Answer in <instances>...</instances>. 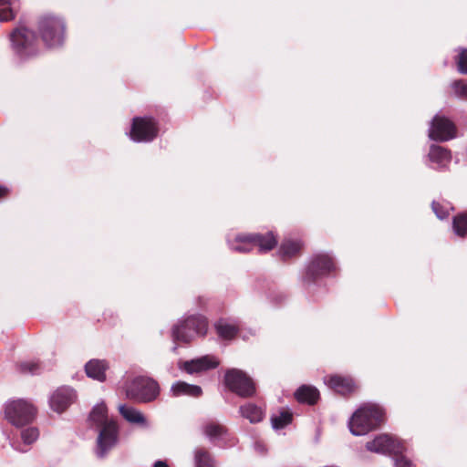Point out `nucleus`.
<instances>
[{
	"label": "nucleus",
	"mask_w": 467,
	"mask_h": 467,
	"mask_svg": "<svg viewBox=\"0 0 467 467\" xmlns=\"http://www.w3.org/2000/svg\"><path fill=\"white\" fill-rule=\"evenodd\" d=\"M89 420L100 428L96 454L99 458H104L118 442L117 422L109 419L107 407L103 402L93 408L89 414Z\"/></svg>",
	"instance_id": "1"
},
{
	"label": "nucleus",
	"mask_w": 467,
	"mask_h": 467,
	"mask_svg": "<svg viewBox=\"0 0 467 467\" xmlns=\"http://www.w3.org/2000/svg\"><path fill=\"white\" fill-rule=\"evenodd\" d=\"M385 419L384 410L377 404L368 403L360 407L348 422L351 433L355 436L365 435L378 428Z\"/></svg>",
	"instance_id": "2"
},
{
	"label": "nucleus",
	"mask_w": 467,
	"mask_h": 467,
	"mask_svg": "<svg viewBox=\"0 0 467 467\" xmlns=\"http://www.w3.org/2000/svg\"><path fill=\"white\" fill-rule=\"evenodd\" d=\"M208 327L207 319L202 315L189 316L181 319L172 327L171 337L174 341L189 343L197 337L206 334Z\"/></svg>",
	"instance_id": "3"
},
{
	"label": "nucleus",
	"mask_w": 467,
	"mask_h": 467,
	"mask_svg": "<svg viewBox=\"0 0 467 467\" xmlns=\"http://www.w3.org/2000/svg\"><path fill=\"white\" fill-rule=\"evenodd\" d=\"M276 244V238L272 232L265 234H238L234 240H228L229 247L238 253H247L254 247H258L259 252L265 253L272 250Z\"/></svg>",
	"instance_id": "4"
},
{
	"label": "nucleus",
	"mask_w": 467,
	"mask_h": 467,
	"mask_svg": "<svg viewBox=\"0 0 467 467\" xmlns=\"http://www.w3.org/2000/svg\"><path fill=\"white\" fill-rule=\"evenodd\" d=\"M125 392L128 399L147 403L157 399L160 394V387L154 379L140 376L127 384Z\"/></svg>",
	"instance_id": "5"
},
{
	"label": "nucleus",
	"mask_w": 467,
	"mask_h": 467,
	"mask_svg": "<svg viewBox=\"0 0 467 467\" xmlns=\"http://www.w3.org/2000/svg\"><path fill=\"white\" fill-rule=\"evenodd\" d=\"M38 31L45 45L49 47H60L65 37V24L54 16H44L39 19Z\"/></svg>",
	"instance_id": "6"
},
{
	"label": "nucleus",
	"mask_w": 467,
	"mask_h": 467,
	"mask_svg": "<svg viewBox=\"0 0 467 467\" xmlns=\"http://www.w3.org/2000/svg\"><path fill=\"white\" fill-rule=\"evenodd\" d=\"M15 53L22 59L36 56L38 49L37 38L34 31L26 26L16 28L10 36Z\"/></svg>",
	"instance_id": "7"
},
{
	"label": "nucleus",
	"mask_w": 467,
	"mask_h": 467,
	"mask_svg": "<svg viewBox=\"0 0 467 467\" xmlns=\"http://www.w3.org/2000/svg\"><path fill=\"white\" fill-rule=\"evenodd\" d=\"M35 415L34 406L26 400H12L5 404V417L12 425L17 428L30 423Z\"/></svg>",
	"instance_id": "8"
},
{
	"label": "nucleus",
	"mask_w": 467,
	"mask_h": 467,
	"mask_svg": "<svg viewBox=\"0 0 467 467\" xmlns=\"http://www.w3.org/2000/svg\"><path fill=\"white\" fill-rule=\"evenodd\" d=\"M224 383L232 392L242 398H249L255 393V385L253 379L237 368H232L225 373Z\"/></svg>",
	"instance_id": "9"
},
{
	"label": "nucleus",
	"mask_w": 467,
	"mask_h": 467,
	"mask_svg": "<svg viewBox=\"0 0 467 467\" xmlns=\"http://www.w3.org/2000/svg\"><path fill=\"white\" fill-rule=\"evenodd\" d=\"M158 134L156 121L149 117H136L132 119L130 137L136 142H149L154 140Z\"/></svg>",
	"instance_id": "10"
},
{
	"label": "nucleus",
	"mask_w": 467,
	"mask_h": 467,
	"mask_svg": "<svg viewBox=\"0 0 467 467\" xmlns=\"http://www.w3.org/2000/svg\"><path fill=\"white\" fill-rule=\"evenodd\" d=\"M368 451L380 454H401L406 448L403 442L388 434H380L366 443Z\"/></svg>",
	"instance_id": "11"
},
{
	"label": "nucleus",
	"mask_w": 467,
	"mask_h": 467,
	"mask_svg": "<svg viewBox=\"0 0 467 467\" xmlns=\"http://www.w3.org/2000/svg\"><path fill=\"white\" fill-rule=\"evenodd\" d=\"M456 137V127L444 116L436 115L430 123L429 138L432 140L447 141Z\"/></svg>",
	"instance_id": "12"
},
{
	"label": "nucleus",
	"mask_w": 467,
	"mask_h": 467,
	"mask_svg": "<svg viewBox=\"0 0 467 467\" xmlns=\"http://www.w3.org/2000/svg\"><path fill=\"white\" fill-rule=\"evenodd\" d=\"M335 268V263L328 254H317L307 266L306 276L307 278L314 280L317 277L329 274L334 271Z\"/></svg>",
	"instance_id": "13"
},
{
	"label": "nucleus",
	"mask_w": 467,
	"mask_h": 467,
	"mask_svg": "<svg viewBox=\"0 0 467 467\" xmlns=\"http://www.w3.org/2000/svg\"><path fill=\"white\" fill-rule=\"evenodd\" d=\"M202 431L203 435L215 445L224 446L230 441L227 428L219 422H206L202 425Z\"/></svg>",
	"instance_id": "14"
},
{
	"label": "nucleus",
	"mask_w": 467,
	"mask_h": 467,
	"mask_svg": "<svg viewBox=\"0 0 467 467\" xmlns=\"http://www.w3.org/2000/svg\"><path fill=\"white\" fill-rule=\"evenodd\" d=\"M75 390L69 387L58 388L50 397L49 404L53 410L61 413L75 400Z\"/></svg>",
	"instance_id": "15"
},
{
	"label": "nucleus",
	"mask_w": 467,
	"mask_h": 467,
	"mask_svg": "<svg viewBox=\"0 0 467 467\" xmlns=\"http://www.w3.org/2000/svg\"><path fill=\"white\" fill-rule=\"evenodd\" d=\"M219 362L213 356H203L183 363V369L189 373H199L218 366Z\"/></svg>",
	"instance_id": "16"
},
{
	"label": "nucleus",
	"mask_w": 467,
	"mask_h": 467,
	"mask_svg": "<svg viewBox=\"0 0 467 467\" xmlns=\"http://www.w3.org/2000/svg\"><path fill=\"white\" fill-rule=\"evenodd\" d=\"M325 383L336 392L343 395L352 392L356 388L352 379L338 375L326 378Z\"/></svg>",
	"instance_id": "17"
},
{
	"label": "nucleus",
	"mask_w": 467,
	"mask_h": 467,
	"mask_svg": "<svg viewBox=\"0 0 467 467\" xmlns=\"http://www.w3.org/2000/svg\"><path fill=\"white\" fill-rule=\"evenodd\" d=\"M109 364L104 359H91L85 365V371L88 378L103 382L106 380V371Z\"/></svg>",
	"instance_id": "18"
},
{
	"label": "nucleus",
	"mask_w": 467,
	"mask_h": 467,
	"mask_svg": "<svg viewBox=\"0 0 467 467\" xmlns=\"http://www.w3.org/2000/svg\"><path fill=\"white\" fill-rule=\"evenodd\" d=\"M171 393L173 397L190 396L198 398L202 395V388L198 385H192L184 381H177L171 387Z\"/></svg>",
	"instance_id": "19"
},
{
	"label": "nucleus",
	"mask_w": 467,
	"mask_h": 467,
	"mask_svg": "<svg viewBox=\"0 0 467 467\" xmlns=\"http://www.w3.org/2000/svg\"><path fill=\"white\" fill-rule=\"evenodd\" d=\"M119 412L120 415L129 422L134 423V424H140L144 427L148 426L147 420L143 413L133 408V407H128L124 404H120L119 406Z\"/></svg>",
	"instance_id": "20"
},
{
	"label": "nucleus",
	"mask_w": 467,
	"mask_h": 467,
	"mask_svg": "<svg viewBox=\"0 0 467 467\" xmlns=\"http://www.w3.org/2000/svg\"><path fill=\"white\" fill-rule=\"evenodd\" d=\"M429 159L439 167H445L451 162V156L450 150L447 149L439 145H431L430 148Z\"/></svg>",
	"instance_id": "21"
},
{
	"label": "nucleus",
	"mask_w": 467,
	"mask_h": 467,
	"mask_svg": "<svg viewBox=\"0 0 467 467\" xmlns=\"http://www.w3.org/2000/svg\"><path fill=\"white\" fill-rule=\"evenodd\" d=\"M295 395L299 402H306L308 404L316 403L319 398V392L315 387L306 385L298 388Z\"/></svg>",
	"instance_id": "22"
},
{
	"label": "nucleus",
	"mask_w": 467,
	"mask_h": 467,
	"mask_svg": "<svg viewBox=\"0 0 467 467\" xmlns=\"http://www.w3.org/2000/svg\"><path fill=\"white\" fill-rule=\"evenodd\" d=\"M240 413L251 423H257L263 420L264 412L262 409L255 404L247 403L240 407Z\"/></svg>",
	"instance_id": "23"
},
{
	"label": "nucleus",
	"mask_w": 467,
	"mask_h": 467,
	"mask_svg": "<svg viewBox=\"0 0 467 467\" xmlns=\"http://www.w3.org/2000/svg\"><path fill=\"white\" fill-rule=\"evenodd\" d=\"M217 334L223 339H232L238 333L237 325L228 322L225 319H220L215 324Z\"/></svg>",
	"instance_id": "24"
},
{
	"label": "nucleus",
	"mask_w": 467,
	"mask_h": 467,
	"mask_svg": "<svg viewBox=\"0 0 467 467\" xmlns=\"http://www.w3.org/2000/svg\"><path fill=\"white\" fill-rule=\"evenodd\" d=\"M18 0H0V21H10L16 16Z\"/></svg>",
	"instance_id": "25"
},
{
	"label": "nucleus",
	"mask_w": 467,
	"mask_h": 467,
	"mask_svg": "<svg viewBox=\"0 0 467 467\" xmlns=\"http://www.w3.org/2000/svg\"><path fill=\"white\" fill-rule=\"evenodd\" d=\"M195 467H215L213 459L208 451L203 448H197L194 451Z\"/></svg>",
	"instance_id": "26"
},
{
	"label": "nucleus",
	"mask_w": 467,
	"mask_h": 467,
	"mask_svg": "<svg viewBox=\"0 0 467 467\" xmlns=\"http://www.w3.org/2000/svg\"><path fill=\"white\" fill-rule=\"evenodd\" d=\"M300 249L301 244L299 242L286 240L281 244L279 254L285 260L296 255Z\"/></svg>",
	"instance_id": "27"
},
{
	"label": "nucleus",
	"mask_w": 467,
	"mask_h": 467,
	"mask_svg": "<svg viewBox=\"0 0 467 467\" xmlns=\"http://www.w3.org/2000/svg\"><path fill=\"white\" fill-rule=\"evenodd\" d=\"M292 420V414L288 410H282L271 417L272 427L275 430L283 429Z\"/></svg>",
	"instance_id": "28"
},
{
	"label": "nucleus",
	"mask_w": 467,
	"mask_h": 467,
	"mask_svg": "<svg viewBox=\"0 0 467 467\" xmlns=\"http://www.w3.org/2000/svg\"><path fill=\"white\" fill-rule=\"evenodd\" d=\"M452 229L454 234L460 237L467 234V213H460L453 218Z\"/></svg>",
	"instance_id": "29"
},
{
	"label": "nucleus",
	"mask_w": 467,
	"mask_h": 467,
	"mask_svg": "<svg viewBox=\"0 0 467 467\" xmlns=\"http://www.w3.org/2000/svg\"><path fill=\"white\" fill-rule=\"evenodd\" d=\"M431 208L436 216L441 220L448 217L449 212L453 209L452 206L448 202L441 203L435 201L432 202Z\"/></svg>",
	"instance_id": "30"
},
{
	"label": "nucleus",
	"mask_w": 467,
	"mask_h": 467,
	"mask_svg": "<svg viewBox=\"0 0 467 467\" xmlns=\"http://www.w3.org/2000/svg\"><path fill=\"white\" fill-rule=\"evenodd\" d=\"M39 436V431L35 427H29L22 431L21 438L25 444L30 445L35 442Z\"/></svg>",
	"instance_id": "31"
},
{
	"label": "nucleus",
	"mask_w": 467,
	"mask_h": 467,
	"mask_svg": "<svg viewBox=\"0 0 467 467\" xmlns=\"http://www.w3.org/2000/svg\"><path fill=\"white\" fill-rule=\"evenodd\" d=\"M451 86L458 98L467 99V81L455 80Z\"/></svg>",
	"instance_id": "32"
},
{
	"label": "nucleus",
	"mask_w": 467,
	"mask_h": 467,
	"mask_svg": "<svg viewBox=\"0 0 467 467\" xmlns=\"http://www.w3.org/2000/svg\"><path fill=\"white\" fill-rule=\"evenodd\" d=\"M458 71L467 75V49H462L457 59Z\"/></svg>",
	"instance_id": "33"
},
{
	"label": "nucleus",
	"mask_w": 467,
	"mask_h": 467,
	"mask_svg": "<svg viewBox=\"0 0 467 467\" xmlns=\"http://www.w3.org/2000/svg\"><path fill=\"white\" fill-rule=\"evenodd\" d=\"M393 455L396 456L395 462H394L395 467H410V462L407 458L402 456V453L401 454H393Z\"/></svg>",
	"instance_id": "34"
},
{
	"label": "nucleus",
	"mask_w": 467,
	"mask_h": 467,
	"mask_svg": "<svg viewBox=\"0 0 467 467\" xmlns=\"http://www.w3.org/2000/svg\"><path fill=\"white\" fill-rule=\"evenodd\" d=\"M20 369L22 372L24 373H31V374H34L36 372L37 370V366L36 364L35 363H30V362H26V363H22L20 365Z\"/></svg>",
	"instance_id": "35"
},
{
	"label": "nucleus",
	"mask_w": 467,
	"mask_h": 467,
	"mask_svg": "<svg viewBox=\"0 0 467 467\" xmlns=\"http://www.w3.org/2000/svg\"><path fill=\"white\" fill-rule=\"evenodd\" d=\"M154 467H168L167 463L165 462H162V461H157L155 463H154Z\"/></svg>",
	"instance_id": "36"
},
{
	"label": "nucleus",
	"mask_w": 467,
	"mask_h": 467,
	"mask_svg": "<svg viewBox=\"0 0 467 467\" xmlns=\"http://www.w3.org/2000/svg\"><path fill=\"white\" fill-rule=\"evenodd\" d=\"M8 190L5 187L0 185V197L5 196Z\"/></svg>",
	"instance_id": "37"
},
{
	"label": "nucleus",
	"mask_w": 467,
	"mask_h": 467,
	"mask_svg": "<svg viewBox=\"0 0 467 467\" xmlns=\"http://www.w3.org/2000/svg\"><path fill=\"white\" fill-rule=\"evenodd\" d=\"M18 451H23V452H26V450H23V449H21V448H18Z\"/></svg>",
	"instance_id": "38"
},
{
	"label": "nucleus",
	"mask_w": 467,
	"mask_h": 467,
	"mask_svg": "<svg viewBox=\"0 0 467 467\" xmlns=\"http://www.w3.org/2000/svg\"><path fill=\"white\" fill-rule=\"evenodd\" d=\"M18 451H23V452H26V450H23V449H21V448H18Z\"/></svg>",
	"instance_id": "39"
},
{
	"label": "nucleus",
	"mask_w": 467,
	"mask_h": 467,
	"mask_svg": "<svg viewBox=\"0 0 467 467\" xmlns=\"http://www.w3.org/2000/svg\"><path fill=\"white\" fill-rule=\"evenodd\" d=\"M18 451H23V452H26V450H23V449H21V448H18Z\"/></svg>",
	"instance_id": "40"
}]
</instances>
